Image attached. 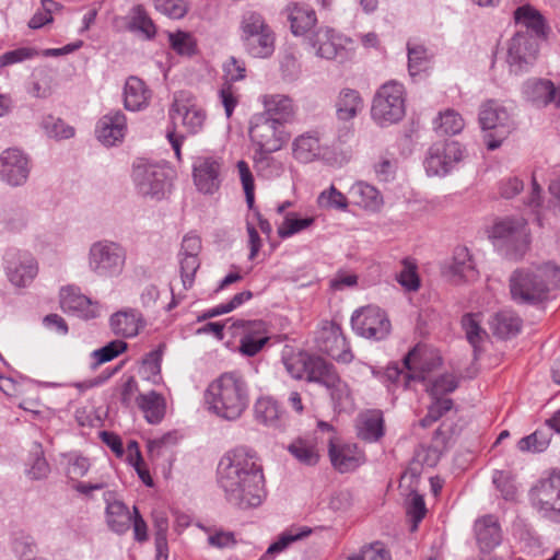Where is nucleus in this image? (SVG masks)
Returning a JSON list of instances; mask_svg holds the SVG:
<instances>
[{
    "label": "nucleus",
    "mask_w": 560,
    "mask_h": 560,
    "mask_svg": "<svg viewBox=\"0 0 560 560\" xmlns=\"http://www.w3.org/2000/svg\"><path fill=\"white\" fill-rule=\"evenodd\" d=\"M407 49L409 74L415 77L427 70L430 65V56L427 48L420 44L408 42Z\"/></svg>",
    "instance_id": "nucleus-48"
},
{
    "label": "nucleus",
    "mask_w": 560,
    "mask_h": 560,
    "mask_svg": "<svg viewBox=\"0 0 560 560\" xmlns=\"http://www.w3.org/2000/svg\"><path fill=\"white\" fill-rule=\"evenodd\" d=\"M249 137L255 151L277 152L288 140L284 125L277 118L258 115L252 120Z\"/></svg>",
    "instance_id": "nucleus-7"
},
{
    "label": "nucleus",
    "mask_w": 560,
    "mask_h": 560,
    "mask_svg": "<svg viewBox=\"0 0 560 560\" xmlns=\"http://www.w3.org/2000/svg\"><path fill=\"white\" fill-rule=\"evenodd\" d=\"M329 457L332 466L340 472L351 471L363 462V456L355 445L336 446L331 441Z\"/></svg>",
    "instance_id": "nucleus-34"
},
{
    "label": "nucleus",
    "mask_w": 560,
    "mask_h": 560,
    "mask_svg": "<svg viewBox=\"0 0 560 560\" xmlns=\"http://www.w3.org/2000/svg\"><path fill=\"white\" fill-rule=\"evenodd\" d=\"M458 386V380L453 374H443L435 378L429 388L432 397L444 398L445 394L454 392Z\"/></svg>",
    "instance_id": "nucleus-61"
},
{
    "label": "nucleus",
    "mask_w": 560,
    "mask_h": 560,
    "mask_svg": "<svg viewBox=\"0 0 560 560\" xmlns=\"http://www.w3.org/2000/svg\"><path fill=\"white\" fill-rule=\"evenodd\" d=\"M201 238L195 233H187L182 241L178 254L180 278L185 290L190 289L195 281V275L200 267L199 254L201 252Z\"/></svg>",
    "instance_id": "nucleus-23"
},
{
    "label": "nucleus",
    "mask_w": 560,
    "mask_h": 560,
    "mask_svg": "<svg viewBox=\"0 0 560 560\" xmlns=\"http://www.w3.org/2000/svg\"><path fill=\"white\" fill-rule=\"evenodd\" d=\"M530 500L545 516L560 523V470H552L533 487Z\"/></svg>",
    "instance_id": "nucleus-11"
},
{
    "label": "nucleus",
    "mask_w": 560,
    "mask_h": 560,
    "mask_svg": "<svg viewBox=\"0 0 560 560\" xmlns=\"http://www.w3.org/2000/svg\"><path fill=\"white\" fill-rule=\"evenodd\" d=\"M353 330L369 339L382 340L390 332V322L380 307L366 306L357 311L351 317Z\"/></svg>",
    "instance_id": "nucleus-14"
},
{
    "label": "nucleus",
    "mask_w": 560,
    "mask_h": 560,
    "mask_svg": "<svg viewBox=\"0 0 560 560\" xmlns=\"http://www.w3.org/2000/svg\"><path fill=\"white\" fill-rule=\"evenodd\" d=\"M171 47L179 55L190 56L195 51V40L192 36L186 32L171 33L168 35Z\"/></svg>",
    "instance_id": "nucleus-62"
},
{
    "label": "nucleus",
    "mask_w": 560,
    "mask_h": 560,
    "mask_svg": "<svg viewBox=\"0 0 560 560\" xmlns=\"http://www.w3.org/2000/svg\"><path fill=\"white\" fill-rule=\"evenodd\" d=\"M110 328L116 336L132 338L144 326L142 314L135 308H126L116 312L109 319Z\"/></svg>",
    "instance_id": "nucleus-30"
},
{
    "label": "nucleus",
    "mask_w": 560,
    "mask_h": 560,
    "mask_svg": "<svg viewBox=\"0 0 560 560\" xmlns=\"http://www.w3.org/2000/svg\"><path fill=\"white\" fill-rule=\"evenodd\" d=\"M44 128L49 137L57 139H69L74 135V129L71 126L54 116H48L44 119Z\"/></svg>",
    "instance_id": "nucleus-60"
},
{
    "label": "nucleus",
    "mask_w": 560,
    "mask_h": 560,
    "mask_svg": "<svg viewBox=\"0 0 560 560\" xmlns=\"http://www.w3.org/2000/svg\"><path fill=\"white\" fill-rule=\"evenodd\" d=\"M311 533L312 530L308 527H291L283 532L279 538L268 547L267 553H279L287 549L292 542L307 537Z\"/></svg>",
    "instance_id": "nucleus-53"
},
{
    "label": "nucleus",
    "mask_w": 560,
    "mask_h": 560,
    "mask_svg": "<svg viewBox=\"0 0 560 560\" xmlns=\"http://www.w3.org/2000/svg\"><path fill=\"white\" fill-rule=\"evenodd\" d=\"M494 244L516 254L523 253L529 243L526 221L522 218H506L494 223L490 231Z\"/></svg>",
    "instance_id": "nucleus-13"
},
{
    "label": "nucleus",
    "mask_w": 560,
    "mask_h": 560,
    "mask_svg": "<svg viewBox=\"0 0 560 560\" xmlns=\"http://www.w3.org/2000/svg\"><path fill=\"white\" fill-rule=\"evenodd\" d=\"M350 192L355 198L357 205L369 210H378L383 205L380 191L372 185L359 182L355 183Z\"/></svg>",
    "instance_id": "nucleus-46"
},
{
    "label": "nucleus",
    "mask_w": 560,
    "mask_h": 560,
    "mask_svg": "<svg viewBox=\"0 0 560 560\" xmlns=\"http://www.w3.org/2000/svg\"><path fill=\"white\" fill-rule=\"evenodd\" d=\"M308 43L319 58L343 59L349 39L330 27H319L308 38Z\"/></svg>",
    "instance_id": "nucleus-21"
},
{
    "label": "nucleus",
    "mask_w": 560,
    "mask_h": 560,
    "mask_svg": "<svg viewBox=\"0 0 560 560\" xmlns=\"http://www.w3.org/2000/svg\"><path fill=\"white\" fill-rule=\"evenodd\" d=\"M336 107L339 119L350 120L354 118L363 108V102L360 93L352 89L341 90L336 103Z\"/></svg>",
    "instance_id": "nucleus-43"
},
{
    "label": "nucleus",
    "mask_w": 560,
    "mask_h": 560,
    "mask_svg": "<svg viewBox=\"0 0 560 560\" xmlns=\"http://www.w3.org/2000/svg\"><path fill=\"white\" fill-rule=\"evenodd\" d=\"M262 104L267 116L279 119L283 125L295 115V107L291 97L282 94H269L262 96Z\"/></svg>",
    "instance_id": "nucleus-39"
},
{
    "label": "nucleus",
    "mask_w": 560,
    "mask_h": 560,
    "mask_svg": "<svg viewBox=\"0 0 560 560\" xmlns=\"http://www.w3.org/2000/svg\"><path fill=\"white\" fill-rule=\"evenodd\" d=\"M4 272L12 285L25 288L35 279L38 267L35 258L27 252L8 249L3 257Z\"/></svg>",
    "instance_id": "nucleus-16"
},
{
    "label": "nucleus",
    "mask_w": 560,
    "mask_h": 560,
    "mask_svg": "<svg viewBox=\"0 0 560 560\" xmlns=\"http://www.w3.org/2000/svg\"><path fill=\"white\" fill-rule=\"evenodd\" d=\"M404 365L408 373H402L397 366L388 368L387 376L397 382L404 378V385L407 387L410 381H424L427 374L441 365V358L433 352L422 353L418 347L408 352L404 359Z\"/></svg>",
    "instance_id": "nucleus-10"
},
{
    "label": "nucleus",
    "mask_w": 560,
    "mask_h": 560,
    "mask_svg": "<svg viewBox=\"0 0 560 560\" xmlns=\"http://www.w3.org/2000/svg\"><path fill=\"white\" fill-rule=\"evenodd\" d=\"M165 348V343H161L158 349L148 353L143 359V370L148 378L152 380L153 383H156V378H160L162 357Z\"/></svg>",
    "instance_id": "nucleus-56"
},
{
    "label": "nucleus",
    "mask_w": 560,
    "mask_h": 560,
    "mask_svg": "<svg viewBox=\"0 0 560 560\" xmlns=\"http://www.w3.org/2000/svg\"><path fill=\"white\" fill-rule=\"evenodd\" d=\"M358 436L366 442H376L384 435V420L380 410H368L357 419Z\"/></svg>",
    "instance_id": "nucleus-36"
},
{
    "label": "nucleus",
    "mask_w": 560,
    "mask_h": 560,
    "mask_svg": "<svg viewBox=\"0 0 560 560\" xmlns=\"http://www.w3.org/2000/svg\"><path fill=\"white\" fill-rule=\"evenodd\" d=\"M49 472L50 466L44 456L42 445L35 443L34 448L25 463L24 474L30 480H43L48 477Z\"/></svg>",
    "instance_id": "nucleus-45"
},
{
    "label": "nucleus",
    "mask_w": 560,
    "mask_h": 560,
    "mask_svg": "<svg viewBox=\"0 0 560 560\" xmlns=\"http://www.w3.org/2000/svg\"><path fill=\"white\" fill-rule=\"evenodd\" d=\"M273 152L254 151V168L258 176L272 179L280 177L284 172V163L272 156Z\"/></svg>",
    "instance_id": "nucleus-42"
},
{
    "label": "nucleus",
    "mask_w": 560,
    "mask_h": 560,
    "mask_svg": "<svg viewBox=\"0 0 560 560\" xmlns=\"http://www.w3.org/2000/svg\"><path fill=\"white\" fill-rule=\"evenodd\" d=\"M150 97L151 91L141 79L137 77H129L127 79L124 88V105L126 109L131 112L141 110L149 105Z\"/></svg>",
    "instance_id": "nucleus-33"
},
{
    "label": "nucleus",
    "mask_w": 560,
    "mask_h": 560,
    "mask_svg": "<svg viewBox=\"0 0 560 560\" xmlns=\"http://www.w3.org/2000/svg\"><path fill=\"white\" fill-rule=\"evenodd\" d=\"M494 335L506 339L520 332L522 327L521 318L512 312L503 311L498 313L490 323Z\"/></svg>",
    "instance_id": "nucleus-44"
},
{
    "label": "nucleus",
    "mask_w": 560,
    "mask_h": 560,
    "mask_svg": "<svg viewBox=\"0 0 560 560\" xmlns=\"http://www.w3.org/2000/svg\"><path fill=\"white\" fill-rule=\"evenodd\" d=\"M435 130L441 135H457L464 126L462 116L453 109H446L435 119Z\"/></svg>",
    "instance_id": "nucleus-51"
},
{
    "label": "nucleus",
    "mask_w": 560,
    "mask_h": 560,
    "mask_svg": "<svg viewBox=\"0 0 560 560\" xmlns=\"http://www.w3.org/2000/svg\"><path fill=\"white\" fill-rule=\"evenodd\" d=\"M315 342L320 352L338 362L349 363L353 359L340 326L334 322L325 320L320 324Z\"/></svg>",
    "instance_id": "nucleus-15"
},
{
    "label": "nucleus",
    "mask_w": 560,
    "mask_h": 560,
    "mask_svg": "<svg viewBox=\"0 0 560 560\" xmlns=\"http://www.w3.org/2000/svg\"><path fill=\"white\" fill-rule=\"evenodd\" d=\"M314 223V218L296 219L291 214L284 218L283 223L278 228V235L281 238H288L307 228Z\"/></svg>",
    "instance_id": "nucleus-57"
},
{
    "label": "nucleus",
    "mask_w": 560,
    "mask_h": 560,
    "mask_svg": "<svg viewBox=\"0 0 560 560\" xmlns=\"http://www.w3.org/2000/svg\"><path fill=\"white\" fill-rule=\"evenodd\" d=\"M154 5L158 11L171 19H182L188 11L186 0H154Z\"/></svg>",
    "instance_id": "nucleus-58"
},
{
    "label": "nucleus",
    "mask_w": 560,
    "mask_h": 560,
    "mask_svg": "<svg viewBox=\"0 0 560 560\" xmlns=\"http://www.w3.org/2000/svg\"><path fill=\"white\" fill-rule=\"evenodd\" d=\"M284 14L295 36L305 35L317 22L315 11L306 4L290 3L284 9Z\"/></svg>",
    "instance_id": "nucleus-32"
},
{
    "label": "nucleus",
    "mask_w": 560,
    "mask_h": 560,
    "mask_svg": "<svg viewBox=\"0 0 560 560\" xmlns=\"http://www.w3.org/2000/svg\"><path fill=\"white\" fill-rule=\"evenodd\" d=\"M515 22L526 28L525 32L532 31L535 36L544 34L545 21L542 15L533 7L526 4L518 7L514 11Z\"/></svg>",
    "instance_id": "nucleus-47"
},
{
    "label": "nucleus",
    "mask_w": 560,
    "mask_h": 560,
    "mask_svg": "<svg viewBox=\"0 0 560 560\" xmlns=\"http://www.w3.org/2000/svg\"><path fill=\"white\" fill-rule=\"evenodd\" d=\"M478 315L466 314L462 318V326L465 330L468 342L474 347L475 351L478 350L479 346L488 337L487 331L481 328Z\"/></svg>",
    "instance_id": "nucleus-50"
},
{
    "label": "nucleus",
    "mask_w": 560,
    "mask_h": 560,
    "mask_svg": "<svg viewBox=\"0 0 560 560\" xmlns=\"http://www.w3.org/2000/svg\"><path fill=\"white\" fill-rule=\"evenodd\" d=\"M292 155L299 163L307 164L322 156V144L317 131H307L292 141Z\"/></svg>",
    "instance_id": "nucleus-31"
},
{
    "label": "nucleus",
    "mask_w": 560,
    "mask_h": 560,
    "mask_svg": "<svg viewBox=\"0 0 560 560\" xmlns=\"http://www.w3.org/2000/svg\"><path fill=\"white\" fill-rule=\"evenodd\" d=\"M479 122L483 130H493V132L485 136L487 148L491 151L501 145L503 139L512 129L509 113L493 101H489L481 106Z\"/></svg>",
    "instance_id": "nucleus-8"
},
{
    "label": "nucleus",
    "mask_w": 560,
    "mask_h": 560,
    "mask_svg": "<svg viewBox=\"0 0 560 560\" xmlns=\"http://www.w3.org/2000/svg\"><path fill=\"white\" fill-rule=\"evenodd\" d=\"M131 26L142 32L148 38L154 37L156 33L153 21L148 16L141 7H137L133 11Z\"/></svg>",
    "instance_id": "nucleus-64"
},
{
    "label": "nucleus",
    "mask_w": 560,
    "mask_h": 560,
    "mask_svg": "<svg viewBox=\"0 0 560 560\" xmlns=\"http://www.w3.org/2000/svg\"><path fill=\"white\" fill-rule=\"evenodd\" d=\"M237 170L245 192L246 202L248 207L252 209L255 200V184L253 174L249 170L248 164L245 161L237 162Z\"/></svg>",
    "instance_id": "nucleus-63"
},
{
    "label": "nucleus",
    "mask_w": 560,
    "mask_h": 560,
    "mask_svg": "<svg viewBox=\"0 0 560 560\" xmlns=\"http://www.w3.org/2000/svg\"><path fill=\"white\" fill-rule=\"evenodd\" d=\"M60 306L67 314L84 319L95 318L100 315L97 303L83 295L75 287H66L60 290Z\"/></svg>",
    "instance_id": "nucleus-25"
},
{
    "label": "nucleus",
    "mask_w": 560,
    "mask_h": 560,
    "mask_svg": "<svg viewBox=\"0 0 560 560\" xmlns=\"http://www.w3.org/2000/svg\"><path fill=\"white\" fill-rule=\"evenodd\" d=\"M223 161L219 156H197L192 163V178L198 191L212 195L221 185Z\"/></svg>",
    "instance_id": "nucleus-20"
},
{
    "label": "nucleus",
    "mask_w": 560,
    "mask_h": 560,
    "mask_svg": "<svg viewBox=\"0 0 560 560\" xmlns=\"http://www.w3.org/2000/svg\"><path fill=\"white\" fill-rule=\"evenodd\" d=\"M115 395L118 396L120 402L126 408L137 405V396L139 393L138 382L132 375H122L115 386Z\"/></svg>",
    "instance_id": "nucleus-49"
},
{
    "label": "nucleus",
    "mask_w": 560,
    "mask_h": 560,
    "mask_svg": "<svg viewBox=\"0 0 560 560\" xmlns=\"http://www.w3.org/2000/svg\"><path fill=\"white\" fill-rule=\"evenodd\" d=\"M269 341L266 324L262 320L248 322L240 339L238 350L245 357H254Z\"/></svg>",
    "instance_id": "nucleus-29"
},
{
    "label": "nucleus",
    "mask_w": 560,
    "mask_h": 560,
    "mask_svg": "<svg viewBox=\"0 0 560 560\" xmlns=\"http://www.w3.org/2000/svg\"><path fill=\"white\" fill-rule=\"evenodd\" d=\"M32 168L31 156L21 149L8 148L0 153V182L11 188L24 186Z\"/></svg>",
    "instance_id": "nucleus-9"
},
{
    "label": "nucleus",
    "mask_w": 560,
    "mask_h": 560,
    "mask_svg": "<svg viewBox=\"0 0 560 560\" xmlns=\"http://www.w3.org/2000/svg\"><path fill=\"white\" fill-rule=\"evenodd\" d=\"M133 180L138 191L155 199L165 197L170 189L166 170L156 164L137 163L133 167Z\"/></svg>",
    "instance_id": "nucleus-12"
},
{
    "label": "nucleus",
    "mask_w": 560,
    "mask_h": 560,
    "mask_svg": "<svg viewBox=\"0 0 560 560\" xmlns=\"http://www.w3.org/2000/svg\"><path fill=\"white\" fill-rule=\"evenodd\" d=\"M127 261V250L118 242L101 240L91 244L88 252V266L100 278H117L122 275Z\"/></svg>",
    "instance_id": "nucleus-4"
},
{
    "label": "nucleus",
    "mask_w": 560,
    "mask_h": 560,
    "mask_svg": "<svg viewBox=\"0 0 560 560\" xmlns=\"http://www.w3.org/2000/svg\"><path fill=\"white\" fill-rule=\"evenodd\" d=\"M560 287V267L546 262L535 268L516 270L510 278L512 299L521 304L544 301L550 290Z\"/></svg>",
    "instance_id": "nucleus-3"
},
{
    "label": "nucleus",
    "mask_w": 560,
    "mask_h": 560,
    "mask_svg": "<svg viewBox=\"0 0 560 560\" xmlns=\"http://www.w3.org/2000/svg\"><path fill=\"white\" fill-rule=\"evenodd\" d=\"M550 443V435L542 431H535L534 433L522 438L517 447L521 452L540 453L547 450Z\"/></svg>",
    "instance_id": "nucleus-55"
},
{
    "label": "nucleus",
    "mask_w": 560,
    "mask_h": 560,
    "mask_svg": "<svg viewBox=\"0 0 560 560\" xmlns=\"http://www.w3.org/2000/svg\"><path fill=\"white\" fill-rule=\"evenodd\" d=\"M133 514L121 501L107 503L106 522L108 527L116 534L122 535L127 533L131 525Z\"/></svg>",
    "instance_id": "nucleus-40"
},
{
    "label": "nucleus",
    "mask_w": 560,
    "mask_h": 560,
    "mask_svg": "<svg viewBox=\"0 0 560 560\" xmlns=\"http://www.w3.org/2000/svg\"><path fill=\"white\" fill-rule=\"evenodd\" d=\"M406 114L405 89L397 81L384 83L375 93L371 107L373 120L386 127L400 121Z\"/></svg>",
    "instance_id": "nucleus-5"
},
{
    "label": "nucleus",
    "mask_w": 560,
    "mask_h": 560,
    "mask_svg": "<svg viewBox=\"0 0 560 560\" xmlns=\"http://www.w3.org/2000/svg\"><path fill=\"white\" fill-rule=\"evenodd\" d=\"M241 40L245 50L255 58H268L275 51V35L265 19L248 11L241 20Z\"/></svg>",
    "instance_id": "nucleus-6"
},
{
    "label": "nucleus",
    "mask_w": 560,
    "mask_h": 560,
    "mask_svg": "<svg viewBox=\"0 0 560 560\" xmlns=\"http://www.w3.org/2000/svg\"><path fill=\"white\" fill-rule=\"evenodd\" d=\"M317 383L329 390L330 397L337 407L348 409L353 406L348 384L339 377L331 363L328 362Z\"/></svg>",
    "instance_id": "nucleus-28"
},
{
    "label": "nucleus",
    "mask_w": 560,
    "mask_h": 560,
    "mask_svg": "<svg viewBox=\"0 0 560 560\" xmlns=\"http://www.w3.org/2000/svg\"><path fill=\"white\" fill-rule=\"evenodd\" d=\"M450 272L455 281H474L478 277L475 260L465 246H458L454 250Z\"/></svg>",
    "instance_id": "nucleus-35"
},
{
    "label": "nucleus",
    "mask_w": 560,
    "mask_h": 560,
    "mask_svg": "<svg viewBox=\"0 0 560 560\" xmlns=\"http://www.w3.org/2000/svg\"><path fill=\"white\" fill-rule=\"evenodd\" d=\"M464 158V150L457 141L439 142L430 147L424 166L433 176L446 175Z\"/></svg>",
    "instance_id": "nucleus-18"
},
{
    "label": "nucleus",
    "mask_w": 560,
    "mask_h": 560,
    "mask_svg": "<svg viewBox=\"0 0 560 560\" xmlns=\"http://www.w3.org/2000/svg\"><path fill=\"white\" fill-rule=\"evenodd\" d=\"M170 117L174 124L180 121L188 133L196 135L202 130L207 114L188 93L180 92L174 97Z\"/></svg>",
    "instance_id": "nucleus-17"
},
{
    "label": "nucleus",
    "mask_w": 560,
    "mask_h": 560,
    "mask_svg": "<svg viewBox=\"0 0 560 560\" xmlns=\"http://www.w3.org/2000/svg\"><path fill=\"white\" fill-rule=\"evenodd\" d=\"M219 485L226 500L240 508H256L265 498V477L257 453L246 446L223 455L218 466Z\"/></svg>",
    "instance_id": "nucleus-1"
},
{
    "label": "nucleus",
    "mask_w": 560,
    "mask_h": 560,
    "mask_svg": "<svg viewBox=\"0 0 560 560\" xmlns=\"http://www.w3.org/2000/svg\"><path fill=\"white\" fill-rule=\"evenodd\" d=\"M347 560H390L389 552L381 542L363 546L359 552L350 555Z\"/></svg>",
    "instance_id": "nucleus-59"
},
{
    "label": "nucleus",
    "mask_w": 560,
    "mask_h": 560,
    "mask_svg": "<svg viewBox=\"0 0 560 560\" xmlns=\"http://www.w3.org/2000/svg\"><path fill=\"white\" fill-rule=\"evenodd\" d=\"M478 545L482 551L492 550L501 542V528L497 518L487 515L475 523Z\"/></svg>",
    "instance_id": "nucleus-37"
},
{
    "label": "nucleus",
    "mask_w": 560,
    "mask_h": 560,
    "mask_svg": "<svg viewBox=\"0 0 560 560\" xmlns=\"http://www.w3.org/2000/svg\"><path fill=\"white\" fill-rule=\"evenodd\" d=\"M538 55L536 36L528 32L518 31L508 43L506 62L511 71L517 73L532 65Z\"/></svg>",
    "instance_id": "nucleus-19"
},
{
    "label": "nucleus",
    "mask_w": 560,
    "mask_h": 560,
    "mask_svg": "<svg viewBox=\"0 0 560 560\" xmlns=\"http://www.w3.org/2000/svg\"><path fill=\"white\" fill-rule=\"evenodd\" d=\"M127 132V118L121 110H112L102 116L96 125L97 140L105 147L122 142Z\"/></svg>",
    "instance_id": "nucleus-24"
},
{
    "label": "nucleus",
    "mask_w": 560,
    "mask_h": 560,
    "mask_svg": "<svg viewBox=\"0 0 560 560\" xmlns=\"http://www.w3.org/2000/svg\"><path fill=\"white\" fill-rule=\"evenodd\" d=\"M317 206L325 210L347 211L349 202L347 197L331 185L318 195Z\"/></svg>",
    "instance_id": "nucleus-52"
},
{
    "label": "nucleus",
    "mask_w": 560,
    "mask_h": 560,
    "mask_svg": "<svg viewBox=\"0 0 560 560\" xmlns=\"http://www.w3.org/2000/svg\"><path fill=\"white\" fill-rule=\"evenodd\" d=\"M127 347V343L122 340H113L104 347L94 350L91 354L94 359L92 368L96 369L100 365L114 360L116 357L125 352Z\"/></svg>",
    "instance_id": "nucleus-54"
},
{
    "label": "nucleus",
    "mask_w": 560,
    "mask_h": 560,
    "mask_svg": "<svg viewBox=\"0 0 560 560\" xmlns=\"http://www.w3.org/2000/svg\"><path fill=\"white\" fill-rule=\"evenodd\" d=\"M288 452L301 464L314 466L319 460L317 441L312 435L294 439L288 445Z\"/></svg>",
    "instance_id": "nucleus-38"
},
{
    "label": "nucleus",
    "mask_w": 560,
    "mask_h": 560,
    "mask_svg": "<svg viewBox=\"0 0 560 560\" xmlns=\"http://www.w3.org/2000/svg\"><path fill=\"white\" fill-rule=\"evenodd\" d=\"M283 364L293 378L305 377L307 382L317 383L328 362L320 357L301 351L285 357Z\"/></svg>",
    "instance_id": "nucleus-22"
},
{
    "label": "nucleus",
    "mask_w": 560,
    "mask_h": 560,
    "mask_svg": "<svg viewBox=\"0 0 560 560\" xmlns=\"http://www.w3.org/2000/svg\"><path fill=\"white\" fill-rule=\"evenodd\" d=\"M255 420L273 430L282 431L285 428L287 416L279 402L269 396L260 397L254 405Z\"/></svg>",
    "instance_id": "nucleus-27"
},
{
    "label": "nucleus",
    "mask_w": 560,
    "mask_h": 560,
    "mask_svg": "<svg viewBox=\"0 0 560 560\" xmlns=\"http://www.w3.org/2000/svg\"><path fill=\"white\" fill-rule=\"evenodd\" d=\"M137 406L144 413L149 423H159L164 417L165 401L162 395L154 390L137 396Z\"/></svg>",
    "instance_id": "nucleus-41"
},
{
    "label": "nucleus",
    "mask_w": 560,
    "mask_h": 560,
    "mask_svg": "<svg viewBox=\"0 0 560 560\" xmlns=\"http://www.w3.org/2000/svg\"><path fill=\"white\" fill-rule=\"evenodd\" d=\"M524 94L535 106L545 107L555 104L557 108H560V85L556 86L550 80H528L524 86Z\"/></svg>",
    "instance_id": "nucleus-26"
},
{
    "label": "nucleus",
    "mask_w": 560,
    "mask_h": 560,
    "mask_svg": "<svg viewBox=\"0 0 560 560\" xmlns=\"http://www.w3.org/2000/svg\"><path fill=\"white\" fill-rule=\"evenodd\" d=\"M205 397L209 410L220 418L233 421L247 409L249 388L241 373L224 372L208 385Z\"/></svg>",
    "instance_id": "nucleus-2"
}]
</instances>
